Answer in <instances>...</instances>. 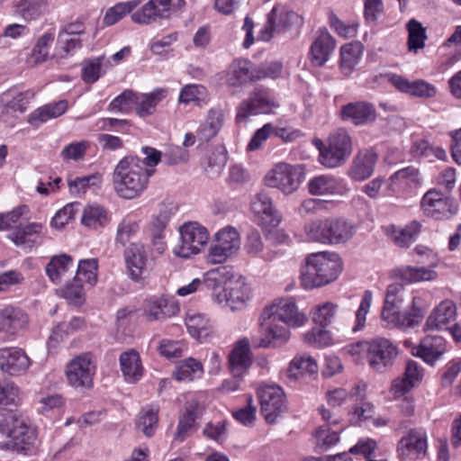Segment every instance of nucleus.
Instances as JSON below:
<instances>
[{"instance_id": "1", "label": "nucleus", "mask_w": 461, "mask_h": 461, "mask_svg": "<svg viewBox=\"0 0 461 461\" xmlns=\"http://www.w3.org/2000/svg\"><path fill=\"white\" fill-rule=\"evenodd\" d=\"M206 281L213 283L212 299L231 311L244 309L252 298V290L246 278L233 274L226 267L207 273Z\"/></svg>"}, {"instance_id": "2", "label": "nucleus", "mask_w": 461, "mask_h": 461, "mask_svg": "<svg viewBox=\"0 0 461 461\" xmlns=\"http://www.w3.org/2000/svg\"><path fill=\"white\" fill-rule=\"evenodd\" d=\"M153 170L141 165L137 157H125L116 165L113 174V184L116 194L124 199H133L147 188Z\"/></svg>"}, {"instance_id": "3", "label": "nucleus", "mask_w": 461, "mask_h": 461, "mask_svg": "<svg viewBox=\"0 0 461 461\" xmlns=\"http://www.w3.org/2000/svg\"><path fill=\"white\" fill-rule=\"evenodd\" d=\"M0 432L6 434L7 441L0 442V449L13 450L24 455L29 454L36 446L35 429L17 412L10 411L0 423Z\"/></svg>"}, {"instance_id": "4", "label": "nucleus", "mask_w": 461, "mask_h": 461, "mask_svg": "<svg viewBox=\"0 0 461 461\" xmlns=\"http://www.w3.org/2000/svg\"><path fill=\"white\" fill-rule=\"evenodd\" d=\"M353 150L351 136L345 129L331 132L324 143L319 140V162L332 168L342 165Z\"/></svg>"}, {"instance_id": "5", "label": "nucleus", "mask_w": 461, "mask_h": 461, "mask_svg": "<svg viewBox=\"0 0 461 461\" xmlns=\"http://www.w3.org/2000/svg\"><path fill=\"white\" fill-rule=\"evenodd\" d=\"M305 178L303 167L285 162L277 163L264 177L265 185L276 188L285 195L294 194Z\"/></svg>"}, {"instance_id": "6", "label": "nucleus", "mask_w": 461, "mask_h": 461, "mask_svg": "<svg viewBox=\"0 0 461 461\" xmlns=\"http://www.w3.org/2000/svg\"><path fill=\"white\" fill-rule=\"evenodd\" d=\"M414 252L420 257L417 264L424 265L425 267H402L396 270L398 279L406 284L436 279L437 273L431 268L436 267L439 262L438 255L432 249L423 245H417Z\"/></svg>"}, {"instance_id": "7", "label": "nucleus", "mask_w": 461, "mask_h": 461, "mask_svg": "<svg viewBox=\"0 0 461 461\" xmlns=\"http://www.w3.org/2000/svg\"><path fill=\"white\" fill-rule=\"evenodd\" d=\"M260 411L267 423L273 424L287 410L283 388L276 384H261L257 390Z\"/></svg>"}, {"instance_id": "8", "label": "nucleus", "mask_w": 461, "mask_h": 461, "mask_svg": "<svg viewBox=\"0 0 461 461\" xmlns=\"http://www.w3.org/2000/svg\"><path fill=\"white\" fill-rule=\"evenodd\" d=\"M185 4V0H149L131 14V19L140 24H149L160 19H168L182 13Z\"/></svg>"}, {"instance_id": "9", "label": "nucleus", "mask_w": 461, "mask_h": 461, "mask_svg": "<svg viewBox=\"0 0 461 461\" xmlns=\"http://www.w3.org/2000/svg\"><path fill=\"white\" fill-rule=\"evenodd\" d=\"M240 248V236L238 230L232 226H226L214 234L213 243L206 258L207 262L213 265L224 263L235 255Z\"/></svg>"}, {"instance_id": "10", "label": "nucleus", "mask_w": 461, "mask_h": 461, "mask_svg": "<svg viewBox=\"0 0 461 461\" xmlns=\"http://www.w3.org/2000/svg\"><path fill=\"white\" fill-rule=\"evenodd\" d=\"M179 230L180 242L174 248V253L179 258L198 254L209 238L207 230L198 222L185 223Z\"/></svg>"}, {"instance_id": "11", "label": "nucleus", "mask_w": 461, "mask_h": 461, "mask_svg": "<svg viewBox=\"0 0 461 461\" xmlns=\"http://www.w3.org/2000/svg\"><path fill=\"white\" fill-rule=\"evenodd\" d=\"M260 335L252 337V343L257 348H277L285 345L290 339V331L285 324L273 318L267 319L264 313L259 317Z\"/></svg>"}, {"instance_id": "12", "label": "nucleus", "mask_w": 461, "mask_h": 461, "mask_svg": "<svg viewBox=\"0 0 461 461\" xmlns=\"http://www.w3.org/2000/svg\"><path fill=\"white\" fill-rule=\"evenodd\" d=\"M278 104L268 89L258 88L242 101L236 114L237 123L245 122L250 116L271 113Z\"/></svg>"}, {"instance_id": "13", "label": "nucleus", "mask_w": 461, "mask_h": 461, "mask_svg": "<svg viewBox=\"0 0 461 461\" xmlns=\"http://www.w3.org/2000/svg\"><path fill=\"white\" fill-rule=\"evenodd\" d=\"M302 23V17L293 11H284L274 7L267 14V23L261 29L258 38L268 41L274 37L285 32L293 26H299Z\"/></svg>"}, {"instance_id": "14", "label": "nucleus", "mask_w": 461, "mask_h": 461, "mask_svg": "<svg viewBox=\"0 0 461 461\" xmlns=\"http://www.w3.org/2000/svg\"><path fill=\"white\" fill-rule=\"evenodd\" d=\"M65 373L72 387L90 388L95 374V366L89 354H81L68 363Z\"/></svg>"}, {"instance_id": "15", "label": "nucleus", "mask_w": 461, "mask_h": 461, "mask_svg": "<svg viewBox=\"0 0 461 461\" xmlns=\"http://www.w3.org/2000/svg\"><path fill=\"white\" fill-rule=\"evenodd\" d=\"M267 319L282 322L285 325L300 327L307 321L303 313L298 312L293 298H279L266 306L262 312Z\"/></svg>"}, {"instance_id": "16", "label": "nucleus", "mask_w": 461, "mask_h": 461, "mask_svg": "<svg viewBox=\"0 0 461 461\" xmlns=\"http://www.w3.org/2000/svg\"><path fill=\"white\" fill-rule=\"evenodd\" d=\"M421 207L425 214L435 220L449 218L457 209L454 199L437 188L425 193L421 199Z\"/></svg>"}, {"instance_id": "17", "label": "nucleus", "mask_w": 461, "mask_h": 461, "mask_svg": "<svg viewBox=\"0 0 461 461\" xmlns=\"http://www.w3.org/2000/svg\"><path fill=\"white\" fill-rule=\"evenodd\" d=\"M367 360L370 366L383 372L396 357V346L388 339L375 338L367 343Z\"/></svg>"}, {"instance_id": "18", "label": "nucleus", "mask_w": 461, "mask_h": 461, "mask_svg": "<svg viewBox=\"0 0 461 461\" xmlns=\"http://www.w3.org/2000/svg\"><path fill=\"white\" fill-rule=\"evenodd\" d=\"M427 433L421 429H411L398 442L397 452L402 461L422 458L427 452Z\"/></svg>"}, {"instance_id": "19", "label": "nucleus", "mask_w": 461, "mask_h": 461, "mask_svg": "<svg viewBox=\"0 0 461 461\" xmlns=\"http://www.w3.org/2000/svg\"><path fill=\"white\" fill-rule=\"evenodd\" d=\"M354 234V226L344 219H327L319 224V242H347Z\"/></svg>"}, {"instance_id": "20", "label": "nucleus", "mask_w": 461, "mask_h": 461, "mask_svg": "<svg viewBox=\"0 0 461 461\" xmlns=\"http://www.w3.org/2000/svg\"><path fill=\"white\" fill-rule=\"evenodd\" d=\"M400 308L383 306L381 318L389 328L407 329L418 325L423 318L422 310L416 305L413 299L412 309L410 312H401Z\"/></svg>"}, {"instance_id": "21", "label": "nucleus", "mask_w": 461, "mask_h": 461, "mask_svg": "<svg viewBox=\"0 0 461 461\" xmlns=\"http://www.w3.org/2000/svg\"><path fill=\"white\" fill-rule=\"evenodd\" d=\"M32 361L26 352L17 347L0 348V369L10 375L25 374Z\"/></svg>"}, {"instance_id": "22", "label": "nucleus", "mask_w": 461, "mask_h": 461, "mask_svg": "<svg viewBox=\"0 0 461 461\" xmlns=\"http://www.w3.org/2000/svg\"><path fill=\"white\" fill-rule=\"evenodd\" d=\"M388 81L398 91L414 97L429 99L435 97L438 93L434 85L423 79L410 81L401 75L390 74L388 76Z\"/></svg>"}, {"instance_id": "23", "label": "nucleus", "mask_w": 461, "mask_h": 461, "mask_svg": "<svg viewBox=\"0 0 461 461\" xmlns=\"http://www.w3.org/2000/svg\"><path fill=\"white\" fill-rule=\"evenodd\" d=\"M250 209L263 225L275 227L282 221L281 214L273 205L271 196L264 190L257 193L252 198Z\"/></svg>"}, {"instance_id": "24", "label": "nucleus", "mask_w": 461, "mask_h": 461, "mask_svg": "<svg viewBox=\"0 0 461 461\" xmlns=\"http://www.w3.org/2000/svg\"><path fill=\"white\" fill-rule=\"evenodd\" d=\"M316 371L317 363L312 357L307 355L296 356L290 362L285 373V377L288 384L306 381L308 377L315 380Z\"/></svg>"}, {"instance_id": "25", "label": "nucleus", "mask_w": 461, "mask_h": 461, "mask_svg": "<svg viewBox=\"0 0 461 461\" xmlns=\"http://www.w3.org/2000/svg\"><path fill=\"white\" fill-rule=\"evenodd\" d=\"M377 155L372 149L359 150L354 157L348 170V176L353 181H364L374 173Z\"/></svg>"}, {"instance_id": "26", "label": "nucleus", "mask_w": 461, "mask_h": 461, "mask_svg": "<svg viewBox=\"0 0 461 461\" xmlns=\"http://www.w3.org/2000/svg\"><path fill=\"white\" fill-rule=\"evenodd\" d=\"M411 352L413 356L432 366L446 352V340L441 336L427 335Z\"/></svg>"}, {"instance_id": "27", "label": "nucleus", "mask_w": 461, "mask_h": 461, "mask_svg": "<svg viewBox=\"0 0 461 461\" xmlns=\"http://www.w3.org/2000/svg\"><path fill=\"white\" fill-rule=\"evenodd\" d=\"M43 225L40 222H31L19 227L9 234V239L19 248L31 251L41 243Z\"/></svg>"}, {"instance_id": "28", "label": "nucleus", "mask_w": 461, "mask_h": 461, "mask_svg": "<svg viewBox=\"0 0 461 461\" xmlns=\"http://www.w3.org/2000/svg\"><path fill=\"white\" fill-rule=\"evenodd\" d=\"M342 271V261L335 252L319 251V287L335 281Z\"/></svg>"}, {"instance_id": "29", "label": "nucleus", "mask_w": 461, "mask_h": 461, "mask_svg": "<svg viewBox=\"0 0 461 461\" xmlns=\"http://www.w3.org/2000/svg\"><path fill=\"white\" fill-rule=\"evenodd\" d=\"M252 356L248 339L237 342L229 355V369L235 377H240L250 367Z\"/></svg>"}, {"instance_id": "30", "label": "nucleus", "mask_w": 461, "mask_h": 461, "mask_svg": "<svg viewBox=\"0 0 461 461\" xmlns=\"http://www.w3.org/2000/svg\"><path fill=\"white\" fill-rule=\"evenodd\" d=\"M28 324L27 314L17 307H5L0 310V332L14 336L23 330Z\"/></svg>"}, {"instance_id": "31", "label": "nucleus", "mask_w": 461, "mask_h": 461, "mask_svg": "<svg viewBox=\"0 0 461 461\" xmlns=\"http://www.w3.org/2000/svg\"><path fill=\"white\" fill-rule=\"evenodd\" d=\"M456 307L453 301L444 300L434 308L427 318L425 330H444L447 325L455 321Z\"/></svg>"}, {"instance_id": "32", "label": "nucleus", "mask_w": 461, "mask_h": 461, "mask_svg": "<svg viewBox=\"0 0 461 461\" xmlns=\"http://www.w3.org/2000/svg\"><path fill=\"white\" fill-rule=\"evenodd\" d=\"M341 116L343 120L350 121L355 125H364L375 120L376 112L372 104L356 102L342 106Z\"/></svg>"}, {"instance_id": "33", "label": "nucleus", "mask_w": 461, "mask_h": 461, "mask_svg": "<svg viewBox=\"0 0 461 461\" xmlns=\"http://www.w3.org/2000/svg\"><path fill=\"white\" fill-rule=\"evenodd\" d=\"M124 258L131 278L138 281L141 278L147 268L145 248L140 244L132 243L125 250Z\"/></svg>"}, {"instance_id": "34", "label": "nucleus", "mask_w": 461, "mask_h": 461, "mask_svg": "<svg viewBox=\"0 0 461 461\" xmlns=\"http://www.w3.org/2000/svg\"><path fill=\"white\" fill-rule=\"evenodd\" d=\"M119 361L122 374L127 383L134 384L142 377L144 368L140 354L135 349L122 352Z\"/></svg>"}, {"instance_id": "35", "label": "nucleus", "mask_w": 461, "mask_h": 461, "mask_svg": "<svg viewBox=\"0 0 461 461\" xmlns=\"http://www.w3.org/2000/svg\"><path fill=\"white\" fill-rule=\"evenodd\" d=\"M200 414V404L196 399L191 398L185 404L184 412L179 417L177 429L174 439L184 441L190 434L196 419Z\"/></svg>"}, {"instance_id": "36", "label": "nucleus", "mask_w": 461, "mask_h": 461, "mask_svg": "<svg viewBox=\"0 0 461 461\" xmlns=\"http://www.w3.org/2000/svg\"><path fill=\"white\" fill-rule=\"evenodd\" d=\"M253 66L252 63L248 59H235L229 66L226 75V82L229 86H242L243 85L253 80Z\"/></svg>"}, {"instance_id": "37", "label": "nucleus", "mask_w": 461, "mask_h": 461, "mask_svg": "<svg viewBox=\"0 0 461 461\" xmlns=\"http://www.w3.org/2000/svg\"><path fill=\"white\" fill-rule=\"evenodd\" d=\"M167 96V90L156 88L150 93H136L134 111L140 117H146L156 112L157 105Z\"/></svg>"}, {"instance_id": "38", "label": "nucleus", "mask_w": 461, "mask_h": 461, "mask_svg": "<svg viewBox=\"0 0 461 461\" xmlns=\"http://www.w3.org/2000/svg\"><path fill=\"white\" fill-rule=\"evenodd\" d=\"M67 109L68 102L66 100L48 104L37 108L30 113L27 122L33 127H39L41 124L47 122L50 119L59 117L67 111Z\"/></svg>"}, {"instance_id": "39", "label": "nucleus", "mask_w": 461, "mask_h": 461, "mask_svg": "<svg viewBox=\"0 0 461 461\" xmlns=\"http://www.w3.org/2000/svg\"><path fill=\"white\" fill-rule=\"evenodd\" d=\"M67 109L68 102L66 100L48 104L37 108L30 113L27 122L33 127H39L41 124L47 122L50 119L59 117L67 111Z\"/></svg>"}, {"instance_id": "40", "label": "nucleus", "mask_w": 461, "mask_h": 461, "mask_svg": "<svg viewBox=\"0 0 461 461\" xmlns=\"http://www.w3.org/2000/svg\"><path fill=\"white\" fill-rule=\"evenodd\" d=\"M364 45L360 41H352L340 48L339 68L345 76L350 75L360 62Z\"/></svg>"}, {"instance_id": "41", "label": "nucleus", "mask_w": 461, "mask_h": 461, "mask_svg": "<svg viewBox=\"0 0 461 461\" xmlns=\"http://www.w3.org/2000/svg\"><path fill=\"white\" fill-rule=\"evenodd\" d=\"M223 122L224 115L221 108L210 109L204 122L196 131L197 137L203 141H209L218 134Z\"/></svg>"}, {"instance_id": "42", "label": "nucleus", "mask_w": 461, "mask_h": 461, "mask_svg": "<svg viewBox=\"0 0 461 461\" xmlns=\"http://www.w3.org/2000/svg\"><path fill=\"white\" fill-rule=\"evenodd\" d=\"M49 5L48 0H14V13L25 22L40 18Z\"/></svg>"}, {"instance_id": "43", "label": "nucleus", "mask_w": 461, "mask_h": 461, "mask_svg": "<svg viewBox=\"0 0 461 461\" xmlns=\"http://www.w3.org/2000/svg\"><path fill=\"white\" fill-rule=\"evenodd\" d=\"M74 267L73 258L67 254H61L51 258L46 266V274L54 284H59L68 276Z\"/></svg>"}, {"instance_id": "44", "label": "nucleus", "mask_w": 461, "mask_h": 461, "mask_svg": "<svg viewBox=\"0 0 461 461\" xmlns=\"http://www.w3.org/2000/svg\"><path fill=\"white\" fill-rule=\"evenodd\" d=\"M55 31L45 32L36 41L30 55L26 59L29 66H36L45 62L50 58V50L54 42Z\"/></svg>"}, {"instance_id": "45", "label": "nucleus", "mask_w": 461, "mask_h": 461, "mask_svg": "<svg viewBox=\"0 0 461 461\" xmlns=\"http://www.w3.org/2000/svg\"><path fill=\"white\" fill-rule=\"evenodd\" d=\"M298 213L306 221L304 235L307 241H317V226L315 219L317 215V199L309 198L303 201L298 209Z\"/></svg>"}, {"instance_id": "46", "label": "nucleus", "mask_w": 461, "mask_h": 461, "mask_svg": "<svg viewBox=\"0 0 461 461\" xmlns=\"http://www.w3.org/2000/svg\"><path fill=\"white\" fill-rule=\"evenodd\" d=\"M185 325L189 334L199 340L206 339L212 329L211 321L204 314L194 311L186 313Z\"/></svg>"}, {"instance_id": "47", "label": "nucleus", "mask_w": 461, "mask_h": 461, "mask_svg": "<svg viewBox=\"0 0 461 461\" xmlns=\"http://www.w3.org/2000/svg\"><path fill=\"white\" fill-rule=\"evenodd\" d=\"M34 93L31 90L19 91L18 89H10L1 96V103L4 106L14 113H24L33 98Z\"/></svg>"}, {"instance_id": "48", "label": "nucleus", "mask_w": 461, "mask_h": 461, "mask_svg": "<svg viewBox=\"0 0 461 461\" xmlns=\"http://www.w3.org/2000/svg\"><path fill=\"white\" fill-rule=\"evenodd\" d=\"M420 231V225L417 221H412L404 228H397L394 225L387 227V234L393 240L394 244L407 248L413 243Z\"/></svg>"}, {"instance_id": "49", "label": "nucleus", "mask_w": 461, "mask_h": 461, "mask_svg": "<svg viewBox=\"0 0 461 461\" xmlns=\"http://www.w3.org/2000/svg\"><path fill=\"white\" fill-rule=\"evenodd\" d=\"M110 220L111 216L107 210L96 203L86 205L81 217L82 223L94 230L105 227Z\"/></svg>"}, {"instance_id": "50", "label": "nucleus", "mask_w": 461, "mask_h": 461, "mask_svg": "<svg viewBox=\"0 0 461 461\" xmlns=\"http://www.w3.org/2000/svg\"><path fill=\"white\" fill-rule=\"evenodd\" d=\"M101 184L102 176L98 173L68 179L70 194L78 197L84 195L89 190L95 191L101 186Z\"/></svg>"}, {"instance_id": "51", "label": "nucleus", "mask_w": 461, "mask_h": 461, "mask_svg": "<svg viewBox=\"0 0 461 461\" xmlns=\"http://www.w3.org/2000/svg\"><path fill=\"white\" fill-rule=\"evenodd\" d=\"M203 374V364L195 358L188 357L176 366L173 375L177 381L192 382L200 379Z\"/></svg>"}, {"instance_id": "52", "label": "nucleus", "mask_w": 461, "mask_h": 461, "mask_svg": "<svg viewBox=\"0 0 461 461\" xmlns=\"http://www.w3.org/2000/svg\"><path fill=\"white\" fill-rule=\"evenodd\" d=\"M419 181V171L411 166L396 171L389 178L390 187L393 191L416 186Z\"/></svg>"}, {"instance_id": "53", "label": "nucleus", "mask_w": 461, "mask_h": 461, "mask_svg": "<svg viewBox=\"0 0 461 461\" xmlns=\"http://www.w3.org/2000/svg\"><path fill=\"white\" fill-rule=\"evenodd\" d=\"M301 285L305 290L317 287V253L308 255L301 267Z\"/></svg>"}, {"instance_id": "54", "label": "nucleus", "mask_w": 461, "mask_h": 461, "mask_svg": "<svg viewBox=\"0 0 461 461\" xmlns=\"http://www.w3.org/2000/svg\"><path fill=\"white\" fill-rule=\"evenodd\" d=\"M411 152L414 158H426L428 161H433L434 158L444 159L447 156L445 149L438 146H433L425 140L415 141Z\"/></svg>"}, {"instance_id": "55", "label": "nucleus", "mask_w": 461, "mask_h": 461, "mask_svg": "<svg viewBox=\"0 0 461 461\" xmlns=\"http://www.w3.org/2000/svg\"><path fill=\"white\" fill-rule=\"evenodd\" d=\"M140 0L121 2L108 8L104 14L103 22L106 26H112L121 21L126 14H130L139 5Z\"/></svg>"}, {"instance_id": "56", "label": "nucleus", "mask_w": 461, "mask_h": 461, "mask_svg": "<svg viewBox=\"0 0 461 461\" xmlns=\"http://www.w3.org/2000/svg\"><path fill=\"white\" fill-rule=\"evenodd\" d=\"M167 299L164 296H151L147 298L143 304L144 315L149 321H157L165 318L167 313Z\"/></svg>"}, {"instance_id": "57", "label": "nucleus", "mask_w": 461, "mask_h": 461, "mask_svg": "<svg viewBox=\"0 0 461 461\" xmlns=\"http://www.w3.org/2000/svg\"><path fill=\"white\" fill-rule=\"evenodd\" d=\"M158 424V409L154 406H146L140 412L137 428L147 437L154 435Z\"/></svg>"}, {"instance_id": "58", "label": "nucleus", "mask_w": 461, "mask_h": 461, "mask_svg": "<svg viewBox=\"0 0 461 461\" xmlns=\"http://www.w3.org/2000/svg\"><path fill=\"white\" fill-rule=\"evenodd\" d=\"M407 30L409 32V50L417 52L418 50L422 49L425 45V40L427 39L425 28L420 22L411 19L407 23Z\"/></svg>"}, {"instance_id": "59", "label": "nucleus", "mask_w": 461, "mask_h": 461, "mask_svg": "<svg viewBox=\"0 0 461 461\" xmlns=\"http://www.w3.org/2000/svg\"><path fill=\"white\" fill-rule=\"evenodd\" d=\"M97 260L95 258L79 261L75 278L93 286L97 281Z\"/></svg>"}, {"instance_id": "60", "label": "nucleus", "mask_w": 461, "mask_h": 461, "mask_svg": "<svg viewBox=\"0 0 461 461\" xmlns=\"http://www.w3.org/2000/svg\"><path fill=\"white\" fill-rule=\"evenodd\" d=\"M135 100L136 93L125 90L110 103L108 110L113 113H129L135 107Z\"/></svg>"}, {"instance_id": "61", "label": "nucleus", "mask_w": 461, "mask_h": 461, "mask_svg": "<svg viewBox=\"0 0 461 461\" xmlns=\"http://www.w3.org/2000/svg\"><path fill=\"white\" fill-rule=\"evenodd\" d=\"M336 41L327 29H319V66L326 63L334 53Z\"/></svg>"}, {"instance_id": "62", "label": "nucleus", "mask_w": 461, "mask_h": 461, "mask_svg": "<svg viewBox=\"0 0 461 461\" xmlns=\"http://www.w3.org/2000/svg\"><path fill=\"white\" fill-rule=\"evenodd\" d=\"M59 294L70 304H82L85 300L82 282L74 278L72 282L68 283L64 287L59 289Z\"/></svg>"}, {"instance_id": "63", "label": "nucleus", "mask_w": 461, "mask_h": 461, "mask_svg": "<svg viewBox=\"0 0 461 461\" xmlns=\"http://www.w3.org/2000/svg\"><path fill=\"white\" fill-rule=\"evenodd\" d=\"M373 302V293L366 290L362 295L360 304L356 312L355 325L352 328L353 332H357L366 326V315L370 311Z\"/></svg>"}, {"instance_id": "64", "label": "nucleus", "mask_w": 461, "mask_h": 461, "mask_svg": "<svg viewBox=\"0 0 461 461\" xmlns=\"http://www.w3.org/2000/svg\"><path fill=\"white\" fill-rule=\"evenodd\" d=\"M139 230V223L132 217L127 216L117 227L116 241L125 245Z\"/></svg>"}]
</instances>
